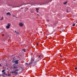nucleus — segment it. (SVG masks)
<instances>
[{"mask_svg":"<svg viewBox=\"0 0 77 77\" xmlns=\"http://www.w3.org/2000/svg\"><path fill=\"white\" fill-rule=\"evenodd\" d=\"M11 75L10 74H9V75Z\"/></svg>","mask_w":77,"mask_h":77,"instance_id":"32","label":"nucleus"},{"mask_svg":"<svg viewBox=\"0 0 77 77\" xmlns=\"http://www.w3.org/2000/svg\"><path fill=\"white\" fill-rule=\"evenodd\" d=\"M27 9H28V8H27Z\"/></svg>","mask_w":77,"mask_h":77,"instance_id":"35","label":"nucleus"},{"mask_svg":"<svg viewBox=\"0 0 77 77\" xmlns=\"http://www.w3.org/2000/svg\"><path fill=\"white\" fill-rule=\"evenodd\" d=\"M21 9H23V8H21Z\"/></svg>","mask_w":77,"mask_h":77,"instance_id":"28","label":"nucleus"},{"mask_svg":"<svg viewBox=\"0 0 77 77\" xmlns=\"http://www.w3.org/2000/svg\"><path fill=\"white\" fill-rule=\"evenodd\" d=\"M0 66H1V64H0Z\"/></svg>","mask_w":77,"mask_h":77,"instance_id":"30","label":"nucleus"},{"mask_svg":"<svg viewBox=\"0 0 77 77\" xmlns=\"http://www.w3.org/2000/svg\"><path fill=\"white\" fill-rule=\"evenodd\" d=\"M38 62V60H36L35 62L34 63H36V62Z\"/></svg>","mask_w":77,"mask_h":77,"instance_id":"11","label":"nucleus"},{"mask_svg":"<svg viewBox=\"0 0 77 77\" xmlns=\"http://www.w3.org/2000/svg\"><path fill=\"white\" fill-rule=\"evenodd\" d=\"M47 22H49V20H47Z\"/></svg>","mask_w":77,"mask_h":77,"instance_id":"20","label":"nucleus"},{"mask_svg":"<svg viewBox=\"0 0 77 77\" xmlns=\"http://www.w3.org/2000/svg\"><path fill=\"white\" fill-rule=\"evenodd\" d=\"M2 36H4V35L3 34H2Z\"/></svg>","mask_w":77,"mask_h":77,"instance_id":"18","label":"nucleus"},{"mask_svg":"<svg viewBox=\"0 0 77 77\" xmlns=\"http://www.w3.org/2000/svg\"><path fill=\"white\" fill-rule=\"evenodd\" d=\"M14 32H15V33H17V31H15Z\"/></svg>","mask_w":77,"mask_h":77,"instance_id":"24","label":"nucleus"},{"mask_svg":"<svg viewBox=\"0 0 77 77\" xmlns=\"http://www.w3.org/2000/svg\"><path fill=\"white\" fill-rule=\"evenodd\" d=\"M67 1H66V2L64 3H63L64 5H66V4L67 3Z\"/></svg>","mask_w":77,"mask_h":77,"instance_id":"8","label":"nucleus"},{"mask_svg":"<svg viewBox=\"0 0 77 77\" xmlns=\"http://www.w3.org/2000/svg\"><path fill=\"white\" fill-rule=\"evenodd\" d=\"M36 45H38V43H37V44H36Z\"/></svg>","mask_w":77,"mask_h":77,"instance_id":"21","label":"nucleus"},{"mask_svg":"<svg viewBox=\"0 0 77 77\" xmlns=\"http://www.w3.org/2000/svg\"><path fill=\"white\" fill-rule=\"evenodd\" d=\"M13 61H14V60H13Z\"/></svg>","mask_w":77,"mask_h":77,"instance_id":"36","label":"nucleus"},{"mask_svg":"<svg viewBox=\"0 0 77 77\" xmlns=\"http://www.w3.org/2000/svg\"><path fill=\"white\" fill-rule=\"evenodd\" d=\"M36 11L38 13H39V8H36Z\"/></svg>","mask_w":77,"mask_h":77,"instance_id":"5","label":"nucleus"},{"mask_svg":"<svg viewBox=\"0 0 77 77\" xmlns=\"http://www.w3.org/2000/svg\"><path fill=\"white\" fill-rule=\"evenodd\" d=\"M6 15H10L11 16V14H10V13L8 12L7 13H6Z\"/></svg>","mask_w":77,"mask_h":77,"instance_id":"6","label":"nucleus"},{"mask_svg":"<svg viewBox=\"0 0 77 77\" xmlns=\"http://www.w3.org/2000/svg\"><path fill=\"white\" fill-rule=\"evenodd\" d=\"M11 23H8L7 26H6V28H7V29H9V28H10V26H11Z\"/></svg>","mask_w":77,"mask_h":77,"instance_id":"3","label":"nucleus"},{"mask_svg":"<svg viewBox=\"0 0 77 77\" xmlns=\"http://www.w3.org/2000/svg\"><path fill=\"white\" fill-rule=\"evenodd\" d=\"M18 71H19V69H17L16 70H15L14 71H11L10 73H14L15 75H17L18 74Z\"/></svg>","mask_w":77,"mask_h":77,"instance_id":"1","label":"nucleus"},{"mask_svg":"<svg viewBox=\"0 0 77 77\" xmlns=\"http://www.w3.org/2000/svg\"><path fill=\"white\" fill-rule=\"evenodd\" d=\"M67 12H68V9H67Z\"/></svg>","mask_w":77,"mask_h":77,"instance_id":"29","label":"nucleus"},{"mask_svg":"<svg viewBox=\"0 0 77 77\" xmlns=\"http://www.w3.org/2000/svg\"><path fill=\"white\" fill-rule=\"evenodd\" d=\"M22 51H23L24 52H25V51H26V50L25 49H23L22 50Z\"/></svg>","mask_w":77,"mask_h":77,"instance_id":"12","label":"nucleus"},{"mask_svg":"<svg viewBox=\"0 0 77 77\" xmlns=\"http://www.w3.org/2000/svg\"><path fill=\"white\" fill-rule=\"evenodd\" d=\"M16 33H17V35H19V32H16Z\"/></svg>","mask_w":77,"mask_h":77,"instance_id":"14","label":"nucleus"},{"mask_svg":"<svg viewBox=\"0 0 77 77\" xmlns=\"http://www.w3.org/2000/svg\"><path fill=\"white\" fill-rule=\"evenodd\" d=\"M77 69V67H75V69Z\"/></svg>","mask_w":77,"mask_h":77,"instance_id":"19","label":"nucleus"},{"mask_svg":"<svg viewBox=\"0 0 77 77\" xmlns=\"http://www.w3.org/2000/svg\"><path fill=\"white\" fill-rule=\"evenodd\" d=\"M3 20V17H2L1 19V20Z\"/></svg>","mask_w":77,"mask_h":77,"instance_id":"9","label":"nucleus"},{"mask_svg":"<svg viewBox=\"0 0 77 77\" xmlns=\"http://www.w3.org/2000/svg\"><path fill=\"white\" fill-rule=\"evenodd\" d=\"M74 1H75V0H73Z\"/></svg>","mask_w":77,"mask_h":77,"instance_id":"34","label":"nucleus"},{"mask_svg":"<svg viewBox=\"0 0 77 77\" xmlns=\"http://www.w3.org/2000/svg\"><path fill=\"white\" fill-rule=\"evenodd\" d=\"M73 26H75V23H74L72 24Z\"/></svg>","mask_w":77,"mask_h":77,"instance_id":"17","label":"nucleus"},{"mask_svg":"<svg viewBox=\"0 0 77 77\" xmlns=\"http://www.w3.org/2000/svg\"><path fill=\"white\" fill-rule=\"evenodd\" d=\"M14 62H15V64H18V61L17 60L16 61H15Z\"/></svg>","mask_w":77,"mask_h":77,"instance_id":"7","label":"nucleus"},{"mask_svg":"<svg viewBox=\"0 0 77 77\" xmlns=\"http://www.w3.org/2000/svg\"><path fill=\"white\" fill-rule=\"evenodd\" d=\"M13 17H15V16L14 15V16H13Z\"/></svg>","mask_w":77,"mask_h":77,"instance_id":"26","label":"nucleus"},{"mask_svg":"<svg viewBox=\"0 0 77 77\" xmlns=\"http://www.w3.org/2000/svg\"><path fill=\"white\" fill-rule=\"evenodd\" d=\"M60 57H62V56L60 55Z\"/></svg>","mask_w":77,"mask_h":77,"instance_id":"27","label":"nucleus"},{"mask_svg":"<svg viewBox=\"0 0 77 77\" xmlns=\"http://www.w3.org/2000/svg\"><path fill=\"white\" fill-rule=\"evenodd\" d=\"M12 68L13 69H17V68L20 69V68L17 67V65H15V64H14L12 67Z\"/></svg>","mask_w":77,"mask_h":77,"instance_id":"2","label":"nucleus"},{"mask_svg":"<svg viewBox=\"0 0 77 77\" xmlns=\"http://www.w3.org/2000/svg\"><path fill=\"white\" fill-rule=\"evenodd\" d=\"M37 15H38V16H39V14H37Z\"/></svg>","mask_w":77,"mask_h":77,"instance_id":"23","label":"nucleus"},{"mask_svg":"<svg viewBox=\"0 0 77 77\" xmlns=\"http://www.w3.org/2000/svg\"><path fill=\"white\" fill-rule=\"evenodd\" d=\"M5 71V70H4L2 71V72H4Z\"/></svg>","mask_w":77,"mask_h":77,"instance_id":"16","label":"nucleus"},{"mask_svg":"<svg viewBox=\"0 0 77 77\" xmlns=\"http://www.w3.org/2000/svg\"><path fill=\"white\" fill-rule=\"evenodd\" d=\"M3 74H4L5 75H7V74H6V73L5 72H4Z\"/></svg>","mask_w":77,"mask_h":77,"instance_id":"10","label":"nucleus"},{"mask_svg":"<svg viewBox=\"0 0 77 77\" xmlns=\"http://www.w3.org/2000/svg\"><path fill=\"white\" fill-rule=\"evenodd\" d=\"M32 64V62H31L29 63V65H31V64Z\"/></svg>","mask_w":77,"mask_h":77,"instance_id":"15","label":"nucleus"},{"mask_svg":"<svg viewBox=\"0 0 77 77\" xmlns=\"http://www.w3.org/2000/svg\"><path fill=\"white\" fill-rule=\"evenodd\" d=\"M19 26L20 27H22V26H24V25H23V23H19Z\"/></svg>","mask_w":77,"mask_h":77,"instance_id":"4","label":"nucleus"},{"mask_svg":"<svg viewBox=\"0 0 77 77\" xmlns=\"http://www.w3.org/2000/svg\"><path fill=\"white\" fill-rule=\"evenodd\" d=\"M50 0V2H51L52 1V0Z\"/></svg>","mask_w":77,"mask_h":77,"instance_id":"25","label":"nucleus"},{"mask_svg":"<svg viewBox=\"0 0 77 77\" xmlns=\"http://www.w3.org/2000/svg\"><path fill=\"white\" fill-rule=\"evenodd\" d=\"M42 5V4H40V5Z\"/></svg>","mask_w":77,"mask_h":77,"instance_id":"31","label":"nucleus"},{"mask_svg":"<svg viewBox=\"0 0 77 77\" xmlns=\"http://www.w3.org/2000/svg\"><path fill=\"white\" fill-rule=\"evenodd\" d=\"M25 64H26V65H28V63H26Z\"/></svg>","mask_w":77,"mask_h":77,"instance_id":"22","label":"nucleus"},{"mask_svg":"<svg viewBox=\"0 0 77 77\" xmlns=\"http://www.w3.org/2000/svg\"><path fill=\"white\" fill-rule=\"evenodd\" d=\"M41 54H40L38 56V58H39V57H41Z\"/></svg>","mask_w":77,"mask_h":77,"instance_id":"13","label":"nucleus"},{"mask_svg":"<svg viewBox=\"0 0 77 77\" xmlns=\"http://www.w3.org/2000/svg\"><path fill=\"white\" fill-rule=\"evenodd\" d=\"M3 77H4V75H3Z\"/></svg>","mask_w":77,"mask_h":77,"instance_id":"33","label":"nucleus"}]
</instances>
